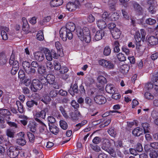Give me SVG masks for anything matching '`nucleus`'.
<instances>
[{"instance_id": "6", "label": "nucleus", "mask_w": 158, "mask_h": 158, "mask_svg": "<svg viewBox=\"0 0 158 158\" xmlns=\"http://www.w3.org/2000/svg\"><path fill=\"white\" fill-rule=\"evenodd\" d=\"M44 82L42 81L41 83L38 79H34L33 80L31 85V89L34 92L37 91V90H40L43 86L42 83Z\"/></svg>"}, {"instance_id": "37", "label": "nucleus", "mask_w": 158, "mask_h": 158, "mask_svg": "<svg viewBox=\"0 0 158 158\" xmlns=\"http://www.w3.org/2000/svg\"><path fill=\"white\" fill-rule=\"evenodd\" d=\"M60 125L61 128L64 130H65L67 128L68 124L64 120H60Z\"/></svg>"}, {"instance_id": "60", "label": "nucleus", "mask_w": 158, "mask_h": 158, "mask_svg": "<svg viewBox=\"0 0 158 158\" xmlns=\"http://www.w3.org/2000/svg\"><path fill=\"white\" fill-rule=\"evenodd\" d=\"M68 71V69L65 66H63L60 69V73L64 74L67 73Z\"/></svg>"}, {"instance_id": "58", "label": "nucleus", "mask_w": 158, "mask_h": 158, "mask_svg": "<svg viewBox=\"0 0 158 158\" xmlns=\"http://www.w3.org/2000/svg\"><path fill=\"white\" fill-rule=\"evenodd\" d=\"M19 77L20 79H23L25 76V74L23 70H20L18 73Z\"/></svg>"}, {"instance_id": "53", "label": "nucleus", "mask_w": 158, "mask_h": 158, "mask_svg": "<svg viewBox=\"0 0 158 158\" xmlns=\"http://www.w3.org/2000/svg\"><path fill=\"white\" fill-rule=\"evenodd\" d=\"M156 21L154 19L149 18L146 21V23L150 25H153L156 23Z\"/></svg>"}, {"instance_id": "9", "label": "nucleus", "mask_w": 158, "mask_h": 158, "mask_svg": "<svg viewBox=\"0 0 158 158\" xmlns=\"http://www.w3.org/2000/svg\"><path fill=\"white\" fill-rule=\"evenodd\" d=\"M23 66L25 71L28 74L34 73L36 71L35 69L31 68L30 64L27 61L23 62Z\"/></svg>"}, {"instance_id": "52", "label": "nucleus", "mask_w": 158, "mask_h": 158, "mask_svg": "<svg viewBox=\"0 0 158 158\" xmlns=\"http://www.w3.org/2000/svg\"><path fill=\"white\" fill-rule=\"evenodd\" d=\"M109 15L108 12H105L102 15V18L106 21L107 20H110V17H109Z\"/></svg>"}, {"instance_id": "19", "label": "nucleus", "mask_w": 158, "mask_h": 158, "mask_svg": "<svg viewBox=\"0 0 158 158\" xmlns=\"http://www.w3.org/2000/svg\"><path fill=\"white\" fill-rule=\"evenodd\" d=\"M106 21L104 19L98 20L96 23L97 26L101 29L105 28L107 26Z\"/></svg>"}, {"instance_id": "8", "label": "nucleus", "mask_w": 158, "mask_h": 158, "mask_svg": "<svg viewBox=\"0 0 158 158\" xmlns=\"http://www.w3.org/2000/svg\"><path fill=\"white\" fill-rule=\"evenodd\" d=\"M19 153V150L15 148L11 147L7 152V154L11 158L16 157L18 155Z\"/></svg>"}, {"instance_id": "39", "label": "nucleus", "mask_w": 158, "mask_h": 158, "mask_svg": "<svg viewBox=\"0 0 158 158\" xmlns=\"http://www.w3.org/2000/svg\"><path fill=\"white\" fill-rule=\"evenodd\" d=\"M134 37L136 42H140L142 40V38L140 37V35L139 31H136Z\"/></svg>"}, {"instance_id": "57", "label": "nucleus", "mask_w": 158, "mask_h": 158, "mask_svg": "<svg viewBox=\"0 0 158 158\" xmlns=\"http://www.w3.org/2000/svg\"><path fill=\"white\" fill-rule=\"evenodd\" d=\"M108 133L112 136L114 137L116 135V132L112 128H110L108 131Z\"/></svg>"}, {"instance_id": "64", "label": "nucleus", "mask_w": 158, "mask_h": 158, "mask_svg": "<svg viewBox=\"0 0 158 158\" xmlns=\"http://www.w3.org/2000/svg\"><path fill=\"white\" fill-rule=\"evenodd\" d=\"M27 135L30 141V142H32L34 139V135L31 133H29L27 134Z\"/></svg>"}, {"instance_id": "55", "label": "nucleus", "mask_w": 158, "mask_h": 158, "mask_svg": "<svg viewBox=\"0 0 158 158\" xmlns=\"http://www.w3.org/2000/svg\"><path fill=\"white\" fill-rule=\"evenodd\" d=\"M51 61H48L46 62L47 68L48 69H51L53 68V65Z\"/></svg>"}, {"instance_id": "54", "label": "nucleus", "mask_w": 158, "mask_h": 158, "mask_svg": "<svg viewBox=\"0 0 158 158\" xmlns=\"http://www.w3.org/2000/svg\"><path fill=\"white\" fill-rule=\"evenodd\" d=\"M122 50L123 52L127 56L130 55L131 53L130 50L126 46H123L122 48Z\"/></svg>"}, {"instance_id": "27", "label": "nucleus", "mask_w": 158, "mask_h": 158, "mask_svg": "<svg viewBox=\"0 0 158 158\" xmlns=\"http://www.w3.org/2000/svg\"><path fill=\"white\" fill-rule=\"evenodd\" d=\"M142 126L143 130V133H148L150 130L149 124L147 123H142Z\"/></svg>"}, {"instance_id": "14", "label": "nucleus", "mask_w": 158, "mask_h": 158, "mask_svg": "<svg viewBox=\"0 0 158 158\" xmlns=\"http://www.w3.org/2000/svg\"><path fill=\"white\" fill-rule=\"evenodd\" d=\"M133 10L136 13L140 15L142 12V8L141 6L136 2H133L132 3Z\"/></svg>"}, {"instance_id": "45", "label": "nucleus", "mask_w": 158, "mask_h": 158, "mask_svg": "<svg viewBox=\"0 0 158 158\" xmlns=\"http://www.w3.org/2000/svg\"><path fill=\"white\" fill-rule=\"evenodd\" d=\"M54 66L55 69L57 70H60L62 67L60 63L56 61H54Z\"/></svg>"}, {"instance_id": "29", "label": "nucleus", "mask_w": 158, "mask_h": 158, "mask_svg": "<svg viewBox=\"0 0 158 158\" xmlns=\"http://www.w3.org/2000/svg\"><path fill=\"white\" fill-rule=\"evenodd\" d=\"M7 59L5 54L4 52L0 53V64L3 65L6 62Z\"/></svg>"}, {"instance_id": "32", "label": "nucleus", "mask_w": 158, "mask_h": 158, "mask_svg": "<svg viewBox=\"0 0 158 158\" xmlns=\"http://www.w3.org/2000/svg\"><path fill=\"white\" fill-rule=\"evenodd\" d=\"M51 19V17L50 16L45 17L39 21V24L41 25H43L46 23L49 22Z\"/></svg>"}, {"instance_id": "22", "label": "nucleus", "mask_w": 158, "mask_h": 158, "mask_svg": "<svg viewBox=\"0 0 158 158\" xmlns=\"http://www.w3.org/2000/svg\"><path fill=\"white\" fill-rule=\"evenodd\" d=\"M77 5L75 3L69 2L66 5V9L69 11H73L77 8Z\"/></svg>"}, {"instance_id": "51", "label": "nucleus", "mask_w": 158, "mask_h": 158, "mask_svg": "<svg viewBox=\"0 0 158 158\" xmlns=\"http://www.w3.org/2000/svg\"><path fill=\"white\" fill-rule=\"evenodd\" d=\"M59 110L61 112L64 118H69L68 116L67 115V113L63 106H60L59 107Z\"/></svg>"}, {"instance_id": "16", "label": "nucleus", "mask_w": 158, "mask_h": 158, "mask_svg": "<svg viewBox=\"0 0 158 158\" xmlns=\"http://www.w3.org/2000/svg\"><path fill=\"white\" fill-rule=\"evenodd\" d=\"M55 47L57 50L58 55L60 56H63V52L62 49V47L60 43L59 42H56L55 44Z\"/></svg>"}, {"instance_id": "41", "label": "nucleus", "mask_w": 158, "mask_h": 158, "mask_svg": "<svg viewBox=\"0 0 158 158\" xmlns=\"http://www.w3.org/2000/svg\"><path fill=\"white\" fill-rule=\"evenodd\" d=\"M119 15L117 13H114L110 17V20L115 21L118 19L119 18Z\"/></svg>"}, {"instance_id": "20", "label": "nucleus", "mask_w": 158, "mask_h": 158, "mask_svg": "<svg viewBox=\"0 0 158 158\" xmlns=\"http://www.w3.org/2000/svg\"><path fill=\"white\" fill-rule=\"evenodd\" d=\"M35 59L40 61H43L44 58L43 53L41 52H36L34 54Z\"/></svg>"}, {"instance_id": "23", "label": "nucleus", "mask_w": 158, "mask_h": 158, "mask_svg": "<svg viewBox=\"0 0 158 158\" xmlns=\"http://www.w3.org/2000/svg\"><path fill=\"white\" fill-rule=\"evenodd\" d=\"M148 42L151 45H156L158 43V39L155 36H151L148 39Z\"/></svg>"}, {"instance_id": "4", "label": "nucleus", "mask_w": 158, "mask_h": 158, "mask_svg": "<svg viewBox=\"0 0 158 158\" xmlns=\"http://www.w3.org/2000/svg\"><path fill=\"white\" fill-rule=\"evenodd\" d=\"M77 33L79 39L83 42L89 43L91 40L90 32L89 28L86 27L83 28H78Z\"/></svg>"}, {"instance_id": "7", "label": "nucleus", "mask_w": 158, "mask_h": 158, "mask_svg": "<svg viewBox=\"0 0 158 158\" xmlns=\"http://www.w3.org/2000/svg\"><path fill=\"white\" fill-rule=\"evenodd\" d=\"M45 55L46 59L48 61H52V58L57 59L58 55L53 49L49 50L46 49L45 50Z\"/></svg>"}, {"instance_id": "42", "label": "nucleus", "mask_w": 158, "mask_h": 158, "mask_svg": "<svg viewBox=\"0 0 158 158\" xmlns=\"http://www.w3.org/2000/svg\"><path fill=\"white\" fill-rule=\"evenodd\" d=\"M110 52L111 50L109 47L107 46L105 48L103 51V53L105 55L108 56L110 54Z\"/></svg>"}, {"instance_id": "31", "label": "nucleus", "mask_w": 158, "mask_h": 158, "mask_svg": "<svg viewBox=\"0 0 158 158\" xmlns=\"http://www.w3.org/2000/svg\"><path fill=\"white\" fill-rule=\"evenodd\" d=\"M148 4H150L148 8L149 12L152 14H153L155 12V10L154 8V3L152 0H150L148 1Z\"/></svg>"}, {"instance_id": "5", "label": "nucleus", "mask_w": 158, "mask_h": 158, "mask_svg": "<svg viewBox=\"0 0 158 158\" xmlns=\"http://www.w3.org/2000/svg\"><path fill=\"white\" fill-rule=\"evenodd\" d=\"M98 62L100 65L107 70L112 69L114 67V65L111 61L102 59L99 60Z\"/></svg>"}, {"instance_id": "44", "label": "nucleus", "mask_w": 158, "mask_h": 158, "mask_svg": "<svg viewBox=\"0 0 158 158\" xmlns=\"http://www.w3.org/2000/svg\"><path fill=\"white\" fill-rule=\"evenodd\" d=\"M144 97L147 99H152L154 98V96L152 94L148 92H146L144 94Z\"/></svg>"}, {"instance_id": "40", "label": "nucleus", "mask_w": 158, "mask_h": 158, "mask_svg": "<svg viewBox=\"0 0 158 158\" xmlns=\"http://www.w3.org/2000/svg\"><path fill=\"white\" fill-rule=\"evenodd\" d=\"M37 39L39 40H42L44 39L43 32L41 31H39L36 35Z\"/></svg>"}, {"instance_id": "21", "label": "nucleus", "mask_w": 158, "mask_h": 158, "mask_svg": "<svg viewBox=\"0 0 158 158\" xmlns=\"http://www.w3.org/2000/svg\"><path fill=\"white\" fill-rule=\"evenodd\" d=\"M106 90L108 93L113 94L115 92V88L113 85L108 84L106 86Z\"/></svg>"}, {"instance_id": "17", "label": "nucleus", "mask_w": 158, "mask_h": 158, "mask_svg": "<svg viewBox=\"0 0 158 158\" xmlns=\"http://www.w3.org/2000/svg\"><path fill=\"white\" fill-rule=\"evenodd\" d=\"M111 32L113 37L114 39H118L120 37L121 32L117 28H115L114 30H112Z\"/></svg>"}, {"instance_id": "11", "label": "nucleus", "mask_w": 158, "mask_h": 158, "mask_svg": "<svg viewBox=\"0 0 158 158\" xmlns=\"http://www.w3.org/2000/svg\"><path fill=\"white\" fill-rule=\"evenodd\" d=\"M9 30V28L6 27H3L0 28V33L3 40H6L8 39Z\"/></svg>"}, {"instance_id": "63", "label": "nucleus", "mask_w": 158, "mask_h": 158, "mask_svg": "<svg viewBox=\"0 0 158 158\" xmlns=\"http://www.w3.org/2000/svg\"><path fill=\"white\" fill-rule=\"evenodd\" d=\"M151 147L154 149H158V142H153L150 143Z\"/></svg>"}, {"instance_id": "30", "label": "nucleus", "mask_w": 158, "mask_h": 158, "mask_svg": "<svg viewBox=\"0 0 158 158\" xmlns=\"http://www.w3.org/2000/svg\"><path fill=\"white\" fill-rule=\"evenodd\" d=\"M129 68L126 64H123L120 68V70L123 74L127 73L129 70Z\"/></svg>"}, {"instance_id": "62", "label": "nucleus", "mask_w": 158, "mask_h": 158, "mask_svg": "<svg viewBox=\"0 0 158 158\" xmlns=\"http://www.w3.org/2000/svg\"><path fill=\"white\" fill-rule=\"evenodd\" d=\"M87 123V121L86 120H83L80 123H79L76 125V127H78V129L80 128L81 127L83 126Z\"/></svg>"}, {"instance_id": "35", "label": "nucleus", "mask_w": 158, "mask_h": 158, "mask_svg": "<svg viewBox=\"0 0 158 158\" xmlns=\"http://www.w3.org/2000/svg\"><path fill=\"white\" fill-rule=\"evenodd\" d=\"M16 143L19 145L23 146L26 143L25 138L19 137L16 140Z\"/></svg>"}, {"instance_id": "18", "label": "nucleus", "mask_w": 158, "mask_h": 158, "mask_svg": "<svg viewBox=\"0 0 158 158\" xmlns=\"http://www.w3.org/2000/svg\"><path fill=\"white\" fill-rule=\"evenodd\" d=\"M104 35L103 31L101 30L97 31L94 35V39L96 41L102 39Z\"/></svg>"}, {"instance_id": "12", "label": "nucleus", "mask_w": 158, "mask_h": 158, "mask_svg": "<svg viewBox=\"0 0 158 158\" xmlns=\"http://www.w3.org/2000/svg\"><path fill=\"white\" fill-rule=\"evenodd\" d=\"M94 100L96 103L99 104H104L106 101L105 97L101 95H96L94 97Z\"/></svg>"}, {"instance_id": "2", "label": "nucleus", "mask_w": 158, "mask_h": 158, "mask_svg": "<svg viewBox=\"0 0 158 158\" xmlns=\"http://www.w3.org/2000/svg\"><path fill=\"white\" fill-rule=\"evenodd\" d=\"M114 144L117 148L121 147L122 146L121 141L115 142L112 139H106L104 140L102 148L103 150L109 153L112 156L115 157L116 156L114 150L111 148Z\"/></svg>"}, {"instance_id": "43", "label": "nucleus", "mask_w": 158, "mask_h": 158, "mask_svg": "<svg viewBox=\"0 0 158 158\" xmlns=\"http://www.w3.org/2000/svg\"><path fill=\"white\" fill-rule=\"evenodd\" d=\"M158 152L155 150L151 151L149 154L150 158H157L158 156Z\"/></svg>"}, {"instance_id": "61", "label": "nucleus", "mask_w": 158, "mask_h": 158, "mask_svg": "<svg viewBox=\"0 0 158 158\" xmlns=\"http://www.w3.org/2000/svg\"><path fill=\"white\" fill-rule=\"evenodd\" d=\"M93 150L95 152H98L101 150L100 147L97 145H91V146Z\"/></svg>"}, {"instance_id": "3", "label": "nucleus", "mask_w": 158, "mask_h": 158, "mask_svg": "<svg viewBox=\"0 0 158 158\" xmlns=\"http://www.w3.org/2000/svg\"><path fill=\"white\" fill-rule=\"evenodd\" d=\"M33 114L34 119L36 121L40 123L39 131L42 134H46L47 133L48 130L46 125L38 118H41L43 119L44 118L46 115L45 111L42 110L40 112H36L34 113Z\"/></svg>"}, {"instance_id": "48", "label": "nucleus", "mask_w": 158, "mask_h": 158, "mask_svg": "<svg viewBox=\"0 0 158 158\" xmlns=\"http://www.w3.org/2000/svg\"><path fill=\"white\" fill-rule=\"evenodd\" d=\"M50 130L51 132L54 134H56L59 131L58 128L55 126H53L50 127Z\"/></svg>"}, {"instance_id": "10", "label": "nucleus", "mask_w": 158, "mask_h": 158, "mask_svg": "<svg viewBox=\"0 0 158 158\" xmlns=\"http://www.w3.org/2000/svg\"><path fill=\"white\" fill-rule=\"evenodd\" d=\"M44 78L43 79H41V81H44L42 82L43 84L47 82L50 84H53L55 82V77L52 74H48L46 77H44Z\"/></svg>"}, {"instance_id": "1", "label": "nucleus", "mask_w": 158, "mask_h": 158, "mask_svg": "<svg viewBox=\"0 0 158 158\" xmlns=\"http://www.w3.org/2000/svg\"><path fill=\"white\" fill-rule=\"evenodd\" d=\"M75 29V24L72 22L68 23L65 27H63L60 31V36L64 41H65L67 38L69 40L73 38V35L71 32L74 31Z\"/></svg>"}, {"instance_id": "50", "label": "nucleus", "mask_w": 158, "mask_h": 158, "mask_svg": "<svg viewBox=\"0 0 158 158\" xmlns=\"http://www.w3.org/2000/svg\"><path fill=\"white\" fill-rule=\"evenodd\" d=\"M6 134L8 137L10 138H13L14 137V132L12 130L8 129L6 131Z\"/></svg>"}, {"instance_id": "25", "label": "nucleus", "mask_w": 158, "mask_h": 158, "mask_svg": "<svg viewBox=\"0 0 158 158\" xmlns=\"http://www.w3.org/2000/svg\"><path fill=\"white\" fill-rule=\"evenodd\" d=\"M97 82L101 85H103L107 82L106 79L102 76H99L97 78Z\"/></svg>"}, {"instance_id": "24", "label": "nucleus", "mask_w": 158, "mask_h": 158, "mask_svg": "<svg viewBox=\"0 0 158 158\" xmlns=\"http://www.w3.org/2000/svg\"><path fill=\"white\" fill-rule=\"evenodd\" d=\"M63 3L62 0H52L50 2V5L53 7H57L61 5Z\"/></svg>"}, {"instance_id": "46", "label": "nucleus", "mask_w": 158, "mask_h": 158, "mask_svg": "<svg viewBox=\"0 0 158 158\" xmlns=\"http://www.w3.org/2000/svg\"><path fill=\"white\" fill-rule=\"evenodd\" d=\"M27 106L29 107H31L33 106L34 104L37 105L38 103L37 102H35L33 100L28 101L26 103Z\"/></svg>"}, {"instance_id": "26", "label": "nucleus", "mask_w": 158, "mask_h": 158, "mask_svg": "<svg viewBox=\"0 0 158 158\" xmlns=\"http://www.w3.org/2000/svg\"><path fill=\"white\" fill-rule=\"evenodd\" d=\"M143 133V131L142 129L138 127L132 131L133 134L136 136H139Z\"/></svg>"}, {"instance_id": "33", "label": "nucleus", "mask_w": 158, "mask_h": 158, "mask_svg": "<svg viewBox=\"0 0 158 158\" xmlns=\"http://www.w3.org/2000/svg\"><path fill=\"white\" fill-rule=\"evenodd\" d=\"M19 118L22 119V120H20V122L23 125H26L28 122V118L27 116H23L22 115H19L17 114Z\"/></svg>"}, {"instance_id": "13", "label": "nucleus", "mask_w": 158, "mask_h": 158, "mask_svg": "<svg viewBox=\"0 0 158 158\" xmlns=\"http://www.w3.org/2000/svg\"><path fill=\"white\" fill-rule=\"evenodd\" d=\"M0 114L4 116L6 121H8L10 119V116L11 114L7 109L0 110Z\"/></svg>"}, {"instance_id": "38", "label": "nucleus", "mask_w": 158, "mask_h": 158, "mask_svg": "<svg viewBox=\"0 0 158 158\" xmlns=\"http://www.w3.org/2000/svg\"><path fill=\"white\" fill-rule=\"evenodd\" d=\"M28 127L29 128L30 130L32 132H35L36 131V128L35 124L33 122H30L28 125Z\"/></svg>"}, {"instance_id": "59", "label": "nucleus", "mask_w": 158, "mask_h": 158, "mask_svg": "<svg viewBox=\"0 0 158 158\" xmlns=\"http://www.w3.org/2000/svg\"><path fill=\"white\" fill-rule=\"evenodd\" d=\"M136 150L138 152H141L143 150V148L141 144L138 143L135 147Z\"/></svg>"}, {"instance_id": "49", "label": "nucleus", "mask_w": 158, "mask_h": 158, "mask_svg": "<svg viewBox=\"0 0 158 158\" xmlns=\"http://www.w3.org/2000/svg\"><path fill=\"white\" fill-rule=\"evenodd\" d=\"M50 100V97L47 95H44L42 99V101L46 104H47Z\"/></svg>"}, {"instance_id": "34", "label": "nucleus", "mask_w": 158, "mask_h": 158, "mask_svg": "<svg viewBox=\"0 0 158 158\" xmlns=\"http://www.w3.org/2000/svg\"><path fill=\"white\" fill-rule=\"evenodd\" d=\"M80 115V112L77 111H75L74 112H71L70 114V116L73 120H76Z\"/></svg>"}, {"instance_id": "15", "label": "nucleus", "mask_w": 158, "mask_h": 158, "mask_svg": "<svg viewBox=\"0 0 158 158\" xmlns=\"http://www.w3.org/2000/svg\"><path fill=\"white\" fill-rule=\"evenodd\" d=\"M22 21L23 23V30L25 32V34L28 33L30 31L29 30V26L26 19L23 17L22 19Z\"/></svg>"}, {"instance_id": "56", "label": "nucleus", "mask_w": 158, "mask_h": 158, "mask_svg": "<svg viewBox=\"0 0 158 158\" xmlns=\"http://www.w3.org/2000/svg\"><path fill=\"white\" fill-rule=\"evenodd\" d=\"M153 86L155 90L158 93V79L156 80L153 82Z\"/></svg>"}, {"instance_id": "47", "label": "nucleus", "mask_w": 158, "mask_h": 158, "mask_svg": "<svg viewBox=\"0 0 158 158\" xmlns=\"http://www.w3.org/2000/svg\"><path fill=\"white\" fill-rule=\"evenodd\" d=\"M117 57L118 60L121 61H124L126 60V57L122 53L118 54L117 55Z\"/></svg>"}, {"instance_id": "36", "label": "nucleus", "mask_w": 158, "mask_h": 158, "mask_svg": "<svg viewBox=\"0 0 158 158\" xmlns=\"http://www.w3.org/2000/svg\"><path fill=\"white\" fill-rule=\"evenodd\" d=\"M119 44L117 41H115L113 44V46L114 47V50L115 52H118L120 51L119 48Z\"/></svg>"}, {"instance_id": "28", "label": "nucleus", "mask_w": 158, "mask_h": 158, "mask_svg": "<svg viewBox=\"0 0 158 158\" xmlns=\"http://www.w3.org/2000/svg\"><path fill=\"white\" fill-rule=\"evenodd\" d=\"M38 72L39 74L41 75H45L47 74L45 67L41 65H39L38 67Z\"/></svg>"}]
</instances>
